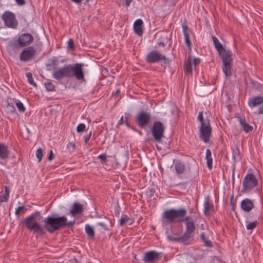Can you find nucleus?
<instances>
[{"instance_id":"1","label":"nucleus","mask_w":263,"mask_h":263,"mask_svg":"<svg viewBox=\"0 0 263 263\" xmlns=\"http://www.w3.org/2000/svg\"><path fill=\"white\" fill-rule=\"evenodd\" d=\"M41 218H42V216L40 212L36 211L25 218L21 221V223L28 230L33 231L34 233L40 236L45 235L46 231L53 234L61 228L66 226L70 228L74 224V221L68 222L67 218L65 216H56L55 215H53L48 216L45 218L43 227L36 220V219L40 220Z\"/></svg>"},{"instance_id":"2","label":"nucleus","mask_w":263,"mask_h":263,"mask_svg":"<svg viewBox=\"0 0 263 263\" xmlns=\"http://www.w3.org/2000/svg\"><path fill=\"white\" fill-rule=\"evenodd\" d=\"M187 211L185 209H171L165 211L163 214V217L170 223L174 222H185V231L180 236H168V240L181 243L184 245L190 243L195 235L196 226L193 220L190 216H186Z\"/></svg>"},{"instance_id":"3","label":"nucleus","mask_w":263,"mask_h":263,"mask_svg":"<svg viewBox=\"0 0 263 263\" xmlns=\"http://www.w3.org/2000/svg\"><path fill=\"white\" fill-rule=\"evenodd\" d=\"M83 66L84 64L80 63L68 64L62 68L55 69L52 73V77L59 82L64 78H75L76 80L82 83L86 81Z\"/></svg>"},{"instance_id":"4","label":"nucleus","mask_w":263,"mask_h":263,"mask_svg":"<svg viewBox=\"0 0 263 263\" xmlns=\"http://www.w3.org/2000/svg\"><path fill=\"white\" fill-rule=\"evenodd\" d=\"M34 40L33 36L30 33L22 34L17 39L11 40L8 48L9 50H15L20 48L28 47Z\"/></svg>"},{"instance_id":"5","label":"nucleus","mask_w":263,"mask_h":263,"mask_svg":"<svg viewBox=\"0 0 263 263\" xmlns=\"http://www.w3.org/2000/svg\"><path fill=\"white\" fill-rule=\"evenodd\" d=\"M165 132L164 124L159 121H155L152 128V133L156 142L160 143L163 138Z\"/></svg>"},{"instance_id":"6","label":"nucleus","mask_w":263,"mask_h":263,"mask_svg":"<svg viewBox=\"0 0 263 263\" xmlns=\"http://www.w3.org/2000/svg\"><path fill=\"white\" fill-rule=\"evenodd\" d=\"M233 53L231 50H228L226 54L220 57L222 61V71L226 76H231L232 74V64L233 61Z\"/></svg>"},{"instance_id":"7","label":"nucleus","mask_w":263,"mask_h":263,"mask_svg":"<svg viewBox=\"0 0 263 263\" xmlns=\"http://www.w3.org/2000/svg\"><path fill=\"white\" fill-rule=\"evenodd\" d=\"M257 185V180L253 174H247L242 181V193L248 192L253 190Z\"/></svg>"},{"instance_id":"8","label":"nucleus","mask_w":263,"mask_h":263,"mask_svg":"<svg viewBox=\"0 0 263 263\" xmlns=\"http://www.w3.org/2000/svg\"><path fill=\"white\" fill-rule=\"evenodd\" d=\"M2 19L5 25L8 28L15 29L18 26V23L15 15L11 11H5L2 14Z\"/></svg>"},{"instance_id":"9","label":"nucleus","mask_w":263,"mask_h":263,"mask_svg":"<svg viewBox=\"0 0 263 263\" xmlns=\"http://www.w3.org/2000/svg\"><path fill=\"white\" fill-rule=\"evenodd\" d=\"M212 128L211 126L210 120L206 119V123L201 124L199 128L200 138L205 143L210 141L212 135Z\"/></svg>"},{"instance_id":"10","label":"nucleus","mask_w":263,"mask_h":263,"mask_svg":"<svg viewBox=\"0 0 263 263\" xmlns=\"http://www.w3.org/2000/svg\"><path fill=\"white\" fill-rule=\"evenodd\" d=\"M151 119V114L144 111L141 110L136 117V122L141 128H144L150 123Z\"/></svg>"},{"instance_id":"11","label":"nucleus","mask_w":263,"mask_h":263,"mask_svg":"<svg viewBox=\"0 0 263 263\" xmlns=\"http://www.w3.org/2000/svg\"><path fill=\"white\" fill-rule=\"evenodd\" d=\"M146 61L149 63H158L163 61L164 63L168 64L169 59L163 54H160L157 50H153L149 52L146 57Z\"/></svg>"},{"instance_id":"12","label":"nucleus","mask_w":263,"mask_h":263,"mask_svg":"<svg viewBox=\"0 0 263 263\" xmlns=\"http://www.w3.org/2000/svg\"><path fill=\"white\" fill-rule=\"evenodd\" d=\"M36 54V49L33 46L25 47L20 54V60L22 62L32 60Z\"/></svg>"},{"instance_id":"13","label":"nucleus","mask_w":263,"mask_h":263,"mask_svg":"<svg viewBox=\"0 0 263 263\" xmlns=\"http://www.w3.org/2000/svg\"><path fill=\"white\" fill-rule=\"evenodd\" d=\"M159 253L155 251H150L145 253L143 261L146 263H153L159 259Z\"/></svg>"},{"instance_id":"14","label":"nucleus","mask_w":263,"mask_h":263,"mask_svg":"<svg viewBox=\"0 0 263 263\" xmlns=\"http://www.w3.org/2000/svg\"><path fill=\"white\" fill-rule=\"evenodd\" d=\"M212 39L214 47L218 51L219 56L221 57L226 54L228 50H226V49L222 46L221 44L219 42L218 39L215 36H212Z\"/></svg>"},{"instance_id":"15","label":"nucleus","mask_w":263,"mask_h":263,"mask_svg":"<svg viewBox=\"0 0 263 263\" xmlns=\"http://www.w3.org/2000/svg\"><path fill=\"white\" fill-rule=\"evenodd\" d=\"M262 104H263V97L260 95L253 97L248 101V105L251 108L257 107Z\"/></svg>"},{"instance_id":"16","label":"nucleus","mask_w":263,"mask_h":263,"mask_svg":"<svg viewBox=\"0 0 263 263\" xmlns=\"http://www.w3.org/2000/svg\"><path fill=\"white\" fill-rule=\"evenodd\" d=\"M240 207L245 212H249L254 208V204L250 199L246 198L241 201Z\"/></svg>"},{"instance_id":"17","label":"nucleus","mask_w":263,"mask_h":263,"mask_svg":"<svg viewBox=\"0 0 263 263\" xmlns=\"http://www.w3.org/2000/svg\"><path fill=\"white\" fill-rule=\"evenodd\" d=\"M183 34L185 38V43L189 49L191 50L192 49V43L190 39V34L189 32V28L186 24L184 23L182 25Z\"/></svg>"},{"instance_id":"18","label":"nucleus","mask_w":263,"mask_h":263,"mask_svg":"<svg viewBox=\"0 0 263 263\" xmlns=\"http://www.w3.org/2000/svg\"><path fill=\"white\" fill-rule=\"evenodd\" d=\"M9 152L7 145L0 142V160H6L8 158Z\"/></svg>"},{"instance_id":"19","label":"nucleus","mask_w":263,"mask_h":263,"mask_svg":"<svg viewBox=\"0 0 263 263\" xmlns=\"http://www.w3.org/2000/svg\"><path fill=\"white\" fill-rule=\"evenodd\" d=\"M142 25L143 21L141 19L137 20L134 24V31L139 36H142L143 33Z\"/></svg>"},{"instance_id":"20","label":"nucleus","mask_w":263,"mask_h":263,"mask_svg":"<svg viewBox=\"0 0 263 263\" xmlns=\"http://www.w3.org/2000/svg\"><path fill=\"white\" fill-rule=\"evenodd\" d=\"M238 121L240 125L242 127L243 130L245 133H248L253 129V126L248 124L245 118L242 119L239 117L238 118Z\"/></svg>"},{"instance_id":"21","label":"nucleus","mask_w":263,"mask_h":263,"mask_svg":"<svg viewBox=\"0 0 263 263\" xmlns=\"http://www.w3.org/2000/svg\"><path fill=\"white\" fill-rule=\"evenodd\" d=\"M83 210L82 205L76 202L73 204L72 210L70 211V213L73 216H75L82 213Z\"/></svg>"},{"instance_id":"22","label":"nucleus","mask_w":263,"mask_h":263,"mask_svg":"<svg viewBox=\"0 0 263 263\" xmlns=\"http://www.w3.org/2000/svg\"><path fill=\"white\" fill-rule=\"evenodd\" d=\"M205 159L206 160L207 167L210 170H211L213 168V159L212 153L210 149L206 150Z\"/></svg>"},{"instance_id":"23","label":"nucleus","mask_w":263,"mask_h":263,"mask_svg":"<svg viewBox=\"0 0 263 263\" xmlns=\"http://www.w3.org/2000/svg\"><path fill=\"white\" fill-rule=\"evenodd\" d=\"M175 169L177 175H180L185 171V165L183 162H177L175 164Z\"/></svg>"},{"instance_id":"24","label":"nucleus","mask_w":263,"mask_h":263,"mask_svg":"<svg viewBox=\"0 0 263 263\" xmlns=\"http://www.w3.org/2000/svg\"><path fill=\"white\" fill-rule=\"evenodd\" d=\"M9 197V188L5 186L4 188V194L3 195H0V203L7 202Z\"/></svg>"},{"instance_id":"25","label":"nucleus","mask_w":263,"mask_h":263,"mask_svg":"<svg viewBox=\"0 0 263 263\" xmlns=\"http://www.w3.org/2000/svg\"><path fill=\"white\" fill-rule=\"evenodd\" d=\"M213 208V205L210 204V199L209 197H207L204 203V213L205 215H208V212L211 209Z\"/></svg>"},{"instance_id":"26","label":"nucleus","mask_w":263,"mask_h":263,"mask_svg":"<svg viewBox=\"0 0 263 263\" xmlns=\"http://www.w3.org/2000/svg\"><path fill=\"white\" fill-rule=\"evenodd\" d=\"M184 70L185 72L186 73H192L191 60L188 59V60L184 62Z\"/></svg>"},{"instance_id":"27","label":"nucleus","mask_w":263,"mask_h":263,"mask_svg":"<svg viewBox=\"0 0 263 263\" xmlns=\"http://www.w3.org/2000/svg\"><path fill=\"white\" fill-rule=\"evenodd\" d=\"M85 231L87 233V234L91 237H94L95 236V232L93 231V228L90 226L89 224H86L85 226Z\"/></svg>"},{"instance_id":"28","label":"nucleus","mask_w":263,"mask_h":263,"mask_svg":"<svg viewBox=\"0 0 263 263\" xmlns=\"http://www.w3.org/2000/svg\"><path fill=\"white\" fill-rule=\"evenodd\" d=\"M27 208L23 205L18 206L15 210V214L16 216V217H19L21 215V212L25 213L27 211Z\"/></svg>"},{"instance_id":"29","label":"nucleus","mask_w":263,"mask_h":263,"mask_svg":"<svg viewBox=\"0 0 263 263\" xmlns=\"http://www.w3.org/2000/svg\"><path fill=\"white\" fill-rule=\"evenodd\" d=\"M232 152H233V160H235L237 157L239 156L240 151L238 147L236 146L232 148Z\"/></svg>"},{"instance_id":"30","label":"nucleus","mask_w":263,"mask_h":263,"mask_svg":"<svg viewBox=\"0 0 263 263\" xmlns=\"http://www.w3.org/2000/svg\"><path fill=\"white\" fill-rule=\"evenodd\" d=\"M45 86L48 91H53L55 90V86L51 82L45 83Z\"/></svg>"},{"instance_id":"31","label":"nucleus","mask_w":263,"mask_h":263,"mask_svg":"<svg viewBox=\"0 0 263 263\" xmlns=\"http://www.w3.org/2000/svg\"><path fill=\"white\" fill-rule=\"evenodd\" d=\"M50 63L48 65L49 66H51L53 67H57L59 64V62L57 58L53 57L52 59L50 60Z\"/></svg>"},{"instance_id":"32","label":"nucleus","mask_w":263,"mask_h":263,"mask_svg":"<svg viewBox=\"0 0 263 263\" xmlns=\"http://www.w3.org/2000/svg\"><path fill=\"white\" fill-rule=\"evenodd\" d=\"M26 77L28 79V82L34 86H37V85L36 84V83L34 82V80H33V77H32V74L31 72H28L26 73Z\"/></svg>"},{"instance_id":"33","label":"nucleus","mask_w":263,"mask_h":263,"mask_svg":"<svg viewBox=\"0 0 263 263\" xmlns=\"http://www.w3.org/2000/svg\"><path fill=\"white\" fill-rule=\"evenodd\" d=\"M7 111L10 114H14L16 112V110L15 107L13 106L12 104H11L8 102L7 106H6Z\"/></svg>"},{"instance_id":"34","label":"nucleus","mask_w":263,"mask_h":263,"mask_svg":"<svg viewBox=\"0 0 263 263\" xmlns=\"http://www.w3.org/2000/svg\"><path fill=\"white\" fill-rule=\"evenodd\" d=\"M16 105L18 110L21 112H24L26 110V108L23 104L20 101H18L16 103Z\"/></svg>"},{"instance_id":"35","label":"nucleus","mask_w":263,"mask_h":263,"mask_svg":"<svg viewBox=\"0 0 263 263\" xmlns=\"http://www.w3.org/2000/svg\"><path fill=\"white\" fill-rule=\"evenodd\" d=\"M257 224V221L256 220L252 222H248L246 226V228L248 230H253L255 228Z\"/></svg>"},{"instance_id":"36","label":"nucleus","mask_w":263,"mask_h":263,"mask_svg":"<svg viewBox=\"0 0 263 263\" xmlns=\"http://www.w3.org/2000/svg\"><path fill=\"white\" fill-rule=\"evenodd\" d=\"M129 220V217L127 215H124L120 219V225L123 226Z\"/></svg>"},{"instance_id":"37","label":"nucleus","mask_w":263,"mask_h":263,"mask_svg":"<svg viewBox=\"0 0 263 263\" xmlns=\"http://www.w3.org/2000/svg\"><path fill=\"white\" fill-rule=\"evenodd\" d=\"M86 130V126L84 123L79 124L77 127V132L82 133Z\"/></svg>"},{"instance_id":"38","label":"nucleus","mask_w":263,"mask_h":263,"mask_svg":"<svg viewBox=\"0 0 263 263\" xmlns=\"http://www.w3.org/2000/svg\"><path fill=\"white\" fill-rule=\"evenodd\" d=\"M36 156L39 162H41L43 157V151L41 148H39L36 151Z\"/></svg>"},{"instance_id":"39","label":"nucleus","mask_w":263,"mask_h":263,"mask_svg":"<svg viewBox=\"0 0 263 263\" xmlns=\"http://www.w3.org/2000/svg\"><path fill=\"white\" fill-rule=\"evenodd\" d=\"M67 147L69 152L72 153L76 148V144L74 142H69L67 145Z\"/></svg>"},{"instance_id":"40","label":"nucleus","mask_w":263,"mask_h":263,"mask_svg":"<svg viewBox=\"0 0 263 263\" xmlns=\"http://www.w3.org/2000/svg\"><path fill=\"white\" fill-rule=\"evenodd\" d=\"M197 120L199 121L201 124L202 123H206V120H204L203 117V111H201L199 112L197 117Z\"/></svg>"},{"instance_id":"41","label":"nucleus","mask_w":263,"mask_h":263,"mask_svg":"<svg viewBox=\"0 0 263 263\" xmlns=\"http://www.w3.org/2000/svg\"><path fill=\"white\" fill-rule=\"evenodd\" d=\"M68 48L71 50H74L75 48L74 41L71 39H69L68 41Z\"/></svg>"},{"instance_id":"42","label":"nucleus","mask_w":263,"mask_h":263,"mask_svg":"<svg viewBox=\"0 0 263 263\" xmlns=\"http://www.w3.org/2000/svg\"><path fill=\"white\" fill-rule=\"evenodd\" d=\"M98 159H100L102 163L107 161V157L106 154H102L98 156Z\"/></svg>"},{"instance_id":"43","label":"nucleus","mask_w":263,"mask_h":263,"mask_svg":"<svg viewBox=\"0 0 263 263\" xmlns=\"http://www.w3.org/2000/svg\"><path fill=\"white\" fill-rule=\"evenodd\" d=\"M91 135H92V132L90 131L89 134L84 137V141L86 143H87L89 141V140H90V139L91 137Z\"/></svg>"},{"instance_id":"44","label":"nucleus","mask_w":263,"mask_h":263,"mask_svg":"<svg viewBox=\"0 0 263 263\" xmlns=\"http://www.w3.org/2000/svg\"><path fill=\"white\" fill-rule=\"evenodd\" d=\"M98 225L102 227V228L103 229V230H105V231H108V228L107 227V226L105 223H104L103 222H99L98 223Z\"/></svg>"},{"instance_id":"45","label":"nucleus","mask_w":263,"mask_h":263,"mask_svg":"<svg viewBox=\"0 0 263 263\" xmlns=\"http://www.w3.org/2000/svg\"><path fill=\"white\" fill-rule=\"evenodd\" d=\"M204 246L208 247H212V243L210 240L206 239L204 241Z\"/></svg>"},{"instance_id":"46","label":"nucleus","mask_w":263,"mask_h":263,"mask_svg":"<svg viewBox=\"0 0 263 263\" xmlns=\"http://www.w3.org/2000/svg\"><path fill=\"white\" fill-rule=\"evenodd\" d=\"M200 60L199 58H195L193 60V64L195 66L198 65L200 63Z\"/></svg>"},{"instance_id":"47","label":"nucleus","mask_w":263,"mask_h":263,"mask_svg":"<svg viewBox=\"0 0 263 263\" xmlns=\"http://www.w3.org/2000/svg\"><path fill=\"white\" fill-rule=\"evenodd\" d=\"M17 5L23 6L25 4V0H15Z\"/></svg>"},{"instance_id":"48","label":"nucleus","mask_w":263,"mask_h":263,"mask_svg":"<svg viewBox=\"0 0 263 263\" xmlns=\"http://www.w3.org/2000/svg\"><path fill=\"white\" fill-rule=\"evenodd\" d=\"M54 155L53 154L52 151H50L49 155L48 158V160L49 161H51L54 158Z\"/></svg>"},{"instance_id":"49","label":"nucleus","mask_w":263,"mask_h":263,"mask_svg":"<svg viewBox=\"0 0 263 263\" xmlns=\"http://www.w3.org/2000/svg\"><path fill=\"white\" fill-rule=\"evenodd\" d=\"M233 198V196H232V198H231V202H230V205H231L232 208H231V210L233 211H235V205L234 203H233L232 202V199Z\"/></svg>"},{"instance_id":"50","label":"nucleus","mask_w":263,"mask_h":263,"mask_svg":"<svg viewBox=\"0 0 263 263\" xmlns=\"http://www.w3.org/2000/svg\"><path fill=\"white\" fill-rule=\"evenodd\" d=\"M125 123L126 124V126L129 128H131L132 129H134V128L133 126H130L129 123L128 122V118L127 117H125Z\"/></svg>"},{"instance_id":"51","label":"nucleus","mask_w":263,"mask_h":263,"mask_svg":"<svg viewBox=\"0 0 263 263\" xmlns=\"http://www.w3.org/2000/svg\"><path fill=\"white\" fill-rule=\"evenodd\" d=\"M165 46V44L163 42H158L156 46V47H160V46H162L163 47H164Z\"/></svg>"},{"instance_id":"52","label":"nucleus","mask_w":263,"mask_h":263,"mask_svg":"<svg viewBox=\"0 0 263 263\" xmlns=\"http://www.w3.org/2000/svg\"><path fill=\"white\" fill-rule=\"evenodd\" d=\"M132 0H124L123 4H124L126 6H129L130 4L131 3Z\"/></svg>"},{"instance_id":"53","label":"nucleus","mask_w":263,"mask_h":263,"mask_svg":"<svg viewBox=\"0 0 263 263\" xmlns=\"http://www.w3.org/2000/svg\"><path fill=\"white\" fill-rule=\"evenodd\" d=\"M123 123H125V121H124L123 116H122V117L120 118V120H119L118 125H122Z\"/></svg>"},{"instance_id":"54","label":"nucleus","mask_w":263,"mask_h":263,"mask_svg":"<svg viewBox=\"0 0 263 263\" xmlns=\"http://www.w3.org/2000/svg\"><path fill=\"white\" fill-rule=\"evenodd\" d=\"M200 238L203 242L206 239L203 233H201L200 235Z\"/></svg>"},{"instance_id":"55","label":"nucleus","mask_w":263,"mask_h":263,"mask_svg":"<svg viewBox=\"0 0 263 263\" xmlns=\"http://www.w3.org/2000/svg\"><path fill=\"white\" fill-rule=\"evenodd\" d=\"M258 114L263 115V105L259 108Z\"/></svg>"},{"instance_id":"56","label":"nucleus","mask_w":263,"mask_h":263,"mask_svg":"<svg viewBox=\"0 0 263 263\" xmlns=\"http://www.w3.org/2000/svg\"><path fill=\"white\" fill-rule=\"evenodd\" d=\"M120 92V90L119 89H118L115 92H113V94L114 96H117Z\"/></svg>"},{"instance_id":"57","label":"nucleus","mask_w":263,"mask_h":263,"mask_svg":"<svg viewBox=\"0 0 263 263\" xmlns=\"http://www.w3.org/2000/svg\"><path fill=\"white\" fill-rule=\"evenodd\" d=\"M72 2H74L76 4H79L81 2L82 0H70Z\"/></svg>"},{"instance_id":"58","label":"nucleus","mask_w":263,"mask_h":263,"mask_svg":"<svg viewBox=\"0 0 263 263\" xmlns=\"http://www.w3.org/2000/svg\"><path fill=\"white\" fill-rule=\"evenodd\" d=\"M220 223L219 221H218L217 220L216 221V223L217 225H219V223Z\"/></svg>"}]
</instances>
